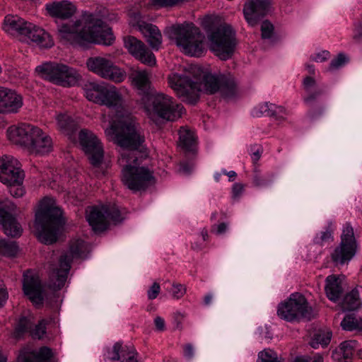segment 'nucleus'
<instances>
[{
	"instance_id": "nucleus-2",
	"label": "nucleus",
	"mask_w": 362,
	"mask_h": 362,
	"mask_svg": "<svg viewBox=\"0 0 362 362\" xmlns=\"http://www.w3.org/2000/svg\"><path fill=\"white\" fill-rule=\"evenodd\" d=\"M84 247L81 240H72L68 252L60 255L56 262H50L47 281V313H51L47 318V339H54L60 334L59 314L62 303L61 293L64 286L74 258H79Z\"/></svg>"
},
{
	"instance_id": "nucleus-21",
	"label": "nucleus",
	"mask_w": 362,
	"mask_h": 362,
	"mask_svg": "<svg viewBox=\"0 0 362 362\" xmlns=\"http://www.w3.org/2000/svg\"><path fill=\"white\" fill-rule=\"evenodd\" d=\"M204 88L206 93L214 94L220 91L225 98H231L235 94V84L233 78L221 75L211 74L204 77Z\"/></svg>"
},
{
	"instance_id": "nucleus-11",
	"label": "nucleus",
	"mask_w": 362,
	"mask_h": 362,
	"mask_svg": "<svg viewBox=\"0 0 362 362\" xmlns=\"http://www.w3.org/2000/svg\"><path fill=\"white\" fill-rule=\"evenodd\" d=\"M3 29L10 35L19 37L21 40H30L37 45L42 42L45 33L44 29L12 15L5 17Z\"/></svg>"
},
{
	"instance_id": "nucleus-27",
	"label": "nucleus",
	"mask_w": 362,
	"mask_h": 362,
	"mask_svg": "<svg viewBox=\"0 0 362 362\" xmlns=\"http://www.w3.org/2000/svg\"><path fill=\"white\" fill-rule=\"evenodd\" d=\"M108 358L112 361L119 362H137L138 353L133 346L124 345L122 343L116 342L111 351H107Z\"/></svg>"
},
{
	"instance_id": "nucleus-5",
	"label": "nucleus",
	"mask_w": 362,
	"mask_h": 362,
	"mask_svg": "<svg viewBox=\"0 0 362 362\" xmlns=\"http://www.w3.org/2000/svg\"><path fill=\"white\" fill-rule=\"evenodd\" d=\"M168 33L185 54L200 57L203 54L204 36L194 23L185 22L174 25L168 28Z\"/></svg>"
},
{
	"instance_id": "nucleus-22",
	"label": "nucleus",
	"mask_w": 362,
	"mask_h": 362,
	"mask_svg": "<svg viewBox=\"0 0 362 362\" xmlns=\"http://www.w3.org/2000/svg\"><path fill=\"white\" fill-rule=\"evenodd\" d=\"M23 277V291L25 296L33 304H42L43 288L38 274L31 269H28L24 272Z\"/></svg>"
},
{
	"instance_id": "nucleus-48",
	"label": "nucleus",
	"mask_w": 362,
	"mask_h": 362,
	"mask_svg": "<svg viewBox=\"0 0 362 362\" xmlns=\"http://www.w3.org/2000/svg\"><path fill=\"white\" fill-rule=\"evenodd\" d=\"M185 288L182 284H173L172 296L175 299L182 298L185 293Z\"/></svg>"
},
{
	"instance_id": "nucleus-64",
	"label": "nucleus",
	"mask_w": 362,
	"mask_h": 362,
	"mask_svg": "<svg viewBox=\"0 0 362 362\" xmlns=\"http://www.w3.org/2000/svg\"><path fill=\"white\" fill-rule=\"evenodd\" d=\"M307 70L310 74H315V67L313 65L308 64L306 66Z\"/></svg>"
},
{
	"instance_id": "nucleus-53",
	"label": "nucleus",
	"mask_w": 362,
	"mask_h": 362,
	"mask_svg": "<svg viewBox=\"0 0 362 362\" xmlns=\"http://www.w3.org/2000/svg\"><path fill=\"white\" fill-rule=\"evenodd\" d=\"M8 298L7 289L4 286H0V308L6 303Z\"/></svg>"
},
{
	"instance_id": "nucleus-19",
	"label": "nucleus",
	"mask_w": 362,
	"mask_h": 362,
	"mask_svg": "<svg viewBox=\"0 0 362 362\" xmlns=\"http://www.w3.org/2000/svg\"><path fill=\"white\" fill-rule=\"evenodd\" d=\"M47 76L56 84L69 87L76 84L80 75L66 65L47 62Z\"/></svg>"
},
{
	"instance_id": "nucleus-45",
	"label": "nucleus",
	"mask_w": 362,
	"mask_h": 362,
	"mask_svg": "<svg viewBox=\"0 0 362 362\" xmlns=\"http://www.w3.org/2000/svg\"><path fill=\"white\" fill-rule=\"evenodd\" d=\"M261 32L263 39L271 38L274 32L273 25L268 21H263L261 25Z\"/></svg>"
},
{
	"instance_id": "nucleus-63",
	"label": "nucleus",
	"mask_w": 362,
	"mask_h": 362,
	"mask_svg": "<svg viewBox=\"0 0 362 362\" xmlns=\"http://www.w3.org/2000/svg\"><path fill=\"white\" fill-rule=\"evenodd\" d=\"M54 45V42L52 39V37L47 34V48L51 47Z\"/></svg>"
},
{
	"instance_id": "nucleus-30",
	"label": "nucleus",
	"mask_w": 362,
	"mask_h": 362,
	"mask_svg": "<svg viewBox=\"0 0 362 362\" xmlns=\"http://www.w3.org/2000/svg\"><path fill=\"white\" fill-rule=\"evenodd\" d=\"M33 232L40 243L45 244V197L40 199L35 210Z\"/></svg>"
},
{
	"instance_id": "nucleus-9",
	"label": "nucleus",
	"mask_w": 362,
	"mask_h": 362,
	"mask_svg": "<svg viewBox=\"0 0 362 362\" xmlns=\"http://www.w3.org/2000/svg\"><path fill=\"white\" fill-rule=\"evenodd\" d=\"M23 171L13 157L0 156V181L9 187V192L13 197H21L25 190L22 187Z\"/></svg>"
},
{
	"instance_id": "nucleus-23",
	"label": "nucleus",
	"mask_w": 362,
	"mask_h": 362,
	"mask_svg": "<svg viewBox=\"0 0 362 362\" xmlns=\"http://www.w3.org/2000/svg\"><path fill=\"white\" fill-rule=\"evenodd\" d=\"M303 86L307 93L303 98L304 103L310 107L308 116L311 120H314L322 115L324 112L322 107L317 109L313 107V103L323 93V90L317 87L316 81L312 76L305 77Z\"/></svg>"
},
{
	"instance_id": "nucleus-28",
	"label": "nucleus",
	"mask_w": 362,
	"mask_h": 362,
	"mask_svg": "<svg viewBox=\"0 0 362 362\" xmlns=\"http://www.w3.org/2000/svg\"><path fill=\"white\" fill-rule=\"evenodd\" d=\"M254 117L268 116L274 117L276 121L283 122L286 119L287 112L282 106L271 103H264L255 107L252 112Z\"/></svg>"
},
{
	"instance_id": "nucleus-59",
	"label": "nucleus",
	"mask_w": 362,
	"mask_h": 362,
	"mask_svg": "<svg viewBox=\"0 0 362 362\" xmlns=\"http://www.w3.org/2000/svg\"><path fill=\"white\" fill-rule=\"evenodd\" d=\"M221 173L223 175H227L228 177V179H229L230 182L233 181L235 179V177H237V173L235 171H233V170L228 172L226 170H222Z\"/></svg>"
},
{
	"instance_id": "nucleus-32",
	"label": "nucleus",
	"mask_w": 362,
	"mask_h": 362,
	"mask_svg": "<svg viewBox=\"0 0 362 362\" xmlns=\"http://www.w3.org/2000/svg\"><path fill=\"white\" fill-rule=\"evenodd\" d=\"M17 362H45V346H42L38 351L29 345L23 346L19 351Z\"/></svg>"
},
{
	"instance_id": "nucleus-24",
	"label": "nucleus",
	"mask_w": 362,
	"mask_h": 362,
	"mask_svg": "<svg viewBox=\"0 0 362 362\" xmlns=\"http://www.w3.org/2000/svg\"><path fill=\"white\" fill-rule=\"evenodd\" d=\"M23 104L21 95L11 89L0 86V114L17 113Z\"/></svg>"
},
{
	"instance_id": "nucleus-37",
	"label": "nucleus",
	"mask_w": 362,
	"mask_h": 362,
	"mask_svg": "<svg viewBox=\"0 0 362 362\" xmlns=\"http://www.w3.org/2000/svg\"><path fill=\"white\" fill-rule=\"evenodd\" d=\"M361 304L359 292L357 288H354L344 297L341 306L346 310H355L358 309Z\"/></svg>"
},
{
	"instance_id": "nucleus-44",
	"label": "nucleus",
	"mask_w": 362,
	"mask_h": 362,
	"mask_svg": "<svg viewBox=\"0 0 362 362\" xmlns=\"http://www.w3.org/2000/svg\"><path fill=\"white\" fill-rule=\"evenodd\" d=\"M348 62V58L343 53H339L335 59H333L329 66L328 70L332 71L344 66Z\"/></svg>"
},
{
	"instance_id": "nucleus-55",
	"label": "nucleus",
	"mask_w": 362,
	"mask_h": 362,
	"mask_svg": "<svg viewBox=\"0 0 362 362\" xmlns=\"http://www.w3.org/2000/svg\"><path fill=\"white\" fill-rule=\"evenodd\" d=\"M184 356L186 358H192L194 356V348L191 344H187L183 346Z\"/></svg>"
},
{
	"instance_id": "nucleus-20",
	"label": "nucleus",
	"mask_w": 362,
	"mask_h": 362,
	"mask_svg": "<svg viewBox=\"0 0 362 362\" xmlns=\"http://www.w3.org/2000/svg\"><path fill=\"white\" fill-rule=\"evenodd\" d=\"M123 40L124 47L136 60L149 66L156 65V56L144 42L132 35L124 37Z\"/></svg>"
},
{
	"instance_id": "nucleus-49",
	"label": "nucleus",
	"mask_w": 362,
	"mask_h": 362,
	"mask_svg": "<svg viewBox=\"0 0 362 362\" xmlns=\"http://www.w3.org/2000/svg\"><path fill=\"white\" fill-rule=\"evenodd\" d=\"M330 54L328 51L324 50L313 57V60L317 62H323L329 59Z\"/></svg>"
},
{
	"instance_id": "nucleus-12",
	"label": "nucleus",
	"mask_w": 362,
	"mask_h": 362,
	"mask_svg": "<svg viewBox=\"0 0 362 362\" xmlns=\"http://www.w3.org/2000/svg\"><path fill=\"white\" fill-rule=\"evenodd\" d=\"M310 311L305 297L293 293L287 300L279 304L277 315L287 322L299 321L303 318H310Z\"/></svg>"
},
{
	"instance_id": "nucleus-41",
	"label": "nucleus",
	"mask_w": 362,
	"mask_h": 362,
	"mask_svg": "<svg viewBox=\"0 0 362 362\" xmlns=\"http://www.w3.org/2000/svg\"><path fill=\"white\" fill-rule=\"evenodd\" d=\"M272 182V176L269 174L262 175L257 169H255L252 176V185L256 187H264Z\"/></svg>"
},
{
	"instance_id": "nucleus-58",
	"label": "nucleus",
	"mask_w": 362,
	"mask_h": 362,
	"mask_svg": "<svg viewBox=\"0 0 362 362\" xmlns=\"http://www.w3.org/2000/svg\"><path fill=\"white\" fill-rule=\"evenodd\" d=\"M261 153L262 151L259 147L252 152L251 158L254 163H256L259 160Z\"/></svg>"
},
{
	"instance_id": "nucleus-4",
	"label": "nucleus",
	"mask_w": 362,
	"mask_h": 362,
	"mask_svg": "<svg viewBox=\"0 0 362 362\" xmlns=\"http://www.w3.org/2000/svg\"><path fill=\"white\" fill-rule=\"evenodd\" d=\"M136 148L122 147L123 151L118 159L122 169V182L133 192L144 191L154 183L153 172L145 166H139L138 158L136 156Z\"/></svg>"
},
{
	"instance_id": "nucleus-35",
	"label": "nucleus",
	"mask_w": 362,
	"mask_h": 362,
	"mask_svg": "<svg viewBox=\"0 0 362 362\" xmlns=\"http://www.w3.org/2000/svg\"><path fill=\"white\" fill-rule=\"evenodd\" d=\"M325 292L330 300L336 302L339 299L342 288L339 279L335 276L330 275L327 277Z\"/></svg>"
},
{
	"instance_id": "nucleus-13",
	"label": "nucleus",
	"mask_w": 362,
	"mask_h": 362,
	"mask_svg": "<svg viewBox=\"0 0 362 362\" xmlns=\"http://www.w3.org/2000/svg\"><path fill=\"white\" fill-rule=\"evenodd\" d=\"M86 219L94 231L100 232L107 228L110 221L119 223L123 218L116 205H102L90 207Z\"/></svg>"
},
{
	"instance_id": "nucleus-47",
	"label": "nucleus",
	"mask_w": 362,
	"mask_h": 362,
	"mask_svg": "<svg viewBox=\"0 0 362 362\" xmlns=\"http://www.w3.org/2000/svg\"><path fill=\"white\" fill-rule=\"evenodd\" d=\"M160 291V286L158 283L154 282L147 291L148 298L153 300L157 298Z\"/></svg>"
},
{
	"instance_id": "nucleus-6",
	"label": "nucleus",
	"mask_w": 362,
	"mask_h": 362,
	"mask_svg": "<svg viewBox=\"0 0 362 362\" xmlns=\"http://www.w3.org/2000/svg\"><path fill=\"white\" fill-rule=\"evenodd\" d=\"M7 137L14 144L23 146L32 153L42 154L45 136L39 127L28 123L12 125L7 129Z\"/></svg>"
},
{
	"instance_id": "nucleus-36",
	"label": "nucleus",
	"mask_w": 362,
	"mask_h": 362,
	"mask_svg": "<svg viewBox=\"0 0 362 362\" xmlns=\"http://www.w3.org/2000/svg\"><path fill=\"white\" fill-rule=\"evenodd\" d=\"M180 146L187 151H192L196 146V136L194 133L185 127L179 130Z\"/></svg>"
},
{
	"instance_id": "nucleus-3",
	"label": "nucleus",
	"mask_w": 362,
	"mask_h": 362,
	"mask_svg": "<svg viewBox=\"0 0 362 362\" xmlns=\"http://www.w3.org/2000/svg\"><path fill=\"white\" fill-rule=\"evenodd\" d=\"M59 33L62 40L80 47L90 43L111 45L115 41L112 29L103 20L92 16L62 24Z\"/></svg>"
},
{
	"instance_id": "nucleus-60",
	"label": "nucleus",
	"mask_w": 362,
	"mask_h": 362,
	"mask_svg": "<svg viewBox=\"0 0 362 362\" xmlns=\"http://www.w3.org/2000/svg\"><path fill=\"white\" fill-rule=\"evenodd\" d=\"M227 230V225L226 223H221L216 226V234L221 235L224 233Z\"/></svg>"
},
{
	"instance_id": "nucleus-10",
	"label": "nucleus",
	"mask_w": 362,
	"mask_h": 362,
	"mask_svg": "<svg viewBox=\"0 0 362 362\" xmlns=\"http://www.w3.org/2000/svg\"><path fill=\"white\" fill-rule=\"evenodd\" d=\"M67 219L56 200L47 196V245H51L65 238Z\"/></svg>"
},
{
	"instance_id": "nucleus-14",
	"label": "nucleus",
	"mask_w": 362,
	"mask_h": 362,
	"mask_svg": "<svg viewBox=\"0 0 362 362\" xmlns=\"http://www.w3.org/2000/svg\"><path fill=\"white\" fill-rule=\"evenodd\" d=\"M168 84L182 101L194 105L199 100L201 85L187 75L172 74L168 77Z\"/></svg>"
},
{
	"instance_id": "nucleus-56",
	"label": "nucleus",
	"mask_w": 362,
	"mask_h": 362,
	"mask_svg": "<svg viewBox=\"0 0 362 362\" xmlns=\"http://www.w3.org/2000/svg\"><path fill=\"white\" fill-rule=\"evenodd\" d=\"M47 362H58L55 354L48 347H47Z\"/></svg>"
},
{
	"instance_id": "nucleus-26",
	"label": "nucleus",
	"mask_w": 362,
	"mask_h": 362,
	"mask_svg": "<svg viewBox=\"0 0 362 362\" xmlns=\"http://www.w3.org/2000/svg\"><path fill=\"white\" fill-rule=\"evenodd\" d=\"M25 333L34 339H40L45 334V320L42 319L37 325L33 323L26 317L20 318L17 326L15 328V335L20 338Z\"/></svg>"
},
{
	"instance_id": "nucleus-40",
	"label": "nucleus",
	"mask_w": 362,
	"mask_h": 362,
	"mask_svg": "<svg viewBox=\"0 0 362 362\" xmlns=\"http://www.w3.org/2000/svg\"><path fill=\"white\" fill-rule=\"evenodd\" d=\"M18 250V247L16 242L4 239L0 240V255L13 257L16 255Z\"/></svg>"
},
{
	"instance_id": "nucleus-46",
	"label": "nucleus",
	"mask_w": 362,
	"mask_h": 362,
	"mask_svg": "<svg viewBox=\"0 0 362 362\" xmlns=\"http://www.w3.org/2000/svg\"><path fill=\"white\" fill-rule=\"evenodd\" d=\"M333 240L332 232L329 228L320 233V237L315 238V243L320 245H323L325 243Z\"/></svg>"
},
{
	"instance_id": "nucleus-1",
	"label": "nucleus",
	"mask_w": 362,
	"mask_h": 362,
	"mask_svg": "<svg viewBox=\"0 0 362 362\" xmlns=\"http://www.w3.org/2000/svg\"><path fill=\"white\" fill-rule=\"evenodd\" d=\"M84 95L96 104L113 109L119 119L105 129V135L120 147L136 148L145 141L136 118L125 112L126 102L119 89L98 83H88L83 88Z\"/></svg>"
},
{
	"instance_id": "nucleus-57",
	"label": "nucleus",
	"mask_w": 362,
	"mask_h": 362,
	"mask_svg": "<svg viewBox=\"0 0 362 362\" xmlns=\"http://www.w3.org/2000/svg\"><path fill=\"white\" fill-rule=\"evenodd\" d=\"M35 72L42 78H45V63H42L40 66H37L35 69Z\"/></svg>"
},
{
	"instance_id": "nucleus-42",
	"label": "nucleus",
	"mask_w": 362,
	"mask_h": 362,
	"mask_svg": "<svg viewBox=\"0 0 362 362\" xmlns=\"http://www.w3.org/2000/svg\"><path fill=\"white\" fill-rule=\"evenodd\" d=\"M360 318H357L353 315H346L341 322V326L346 331L358 330Z\"/></svg>"
},
{
	"instance_id": "nucleus-7",
	"label": "nucleus",
	"mask_w": 362,
	"mask_h": 362,
	"mask_svg": "<svg viewBox=\"0 0 362 362\" xmlns=\"http://www.w3.org/2000/svg\"><path fill=\"white\" fill-rule=\"evenodd\" d=\"M149 103L144 105L148 117L153 121L161 119L173 122L180 118L184 112L182 104L177 103L171 96L163 93L148 98Z\"/></svg>"
},
{
	"instance_id": "nucleus-43",
	"label": "nucleus",
	"mask_w": 362,
	"mask_h": 362,
	"mask_svg": "<svg viewBox=\"0 0 362 362\" xmlns=\"http://www.w3.org/2000/svg\"><path fill=\"white\" fill-rule=\"evenodd\" d=\"M257 362H279L277 355L271 349H265L259 353Z\"/></svg>"
},
{
	"instance_id": "nucleus-54",
	"label": "nucleus",
	"mask_w": 362,
	"mask_h": 362,
	"mask_svg": "<svg viewBox=\"0 0 362 362\" xmlns=\"http://www.w3.org/2000/svg\"><path fill=\"white\" fill-rule=\"evenodd\" d=\"M244 190V185L241 183H235L233 185L232 192L235 197H239Z\"/></svg>"
},
{
	"instance_id": "nucleus-15",
	"label": "nucleus",
	"mask_w": 362,
	"mask_h": 362,
	"mask_svg": "<svg viewBox=\"0 0 362 362\" xmlns=\"http://www.w3.org/2000/svg\"><path fill=\"white\" fill-rule=\"evenodd\" d=\"M86 65L90 71L115 83L122 82L126 78L124 71L114 65L110 60L102 57H90L86 62Z\"/></svg>"
},
{
	"instance_id": "nucleus-18",
	"label": "nucleus",
	"mask_w": 362,
	"mask_h": 362,
	"mask_svg": "<svg viewBox=\"0 0 362 362\" xmlns=\"http://www.w3.org/2000/svg\"><path fill=\"white\" fill-rule=\"evenodd\" d=\"M16 205L10 199L0 201V225L4 233L13 238L21 235L22 228L16 218Z\"/></svg>"
},
{
	"instance_id": "nucleus-17",
	"label": "nucleus",
	"mask_w": 362,
	"mask_h": 362,
	"mask_svg": "<svg viewBox=\"0 0 362 362\" xmlns=\"http://www.w3.org/2000/svg\"><path fill=\"white\" fill-rule=\"evenodd\" d=\"M79 144L88 156L90 163L95 167L99 166L103 159V147L98 137L88 129H81L78 134Z\"/></svg>"
},
{
	"instance_id": "nucleus-62",
	"label": "nucleus",
	"mask_w": 362,
	"mask_h": 362,
	"mask_svg": "<svg viewBox=\"0 0 362 362\" xmlns=\"http://www.w3.org/2000/svg\"><path fill=\"white\" fill-rule=\"evenodd\" d=\"M201 236L202 238L203 241H207L209 239L208 231L206 228H203L201 231Z\"/></svg>"
},
{
	"instance_id": "nucleus-16",
	"label": "nucleus",
	"mask_w": 362,
	"mask_h": 362,
	"mask_svg": "<svg viewBox=\"0 0 362 362\" xmlns=\"http://www.w3.org/2000/svg\"><path fill=\"white\" fill-rule=\"evenodd\" d=\"M356 242L354 230L350 224L346 223L341 235V243L331 254L332 262L336 264H344L350 261L356 252Z\"/></svg>"
},
{
	"instance_id": "nucleus-51",
	"label": "nucleus",
	"mask_w": 362,
	"mask_h": 362,
	"mask_svg": "<svg viewBox=\"0 0 362 362\" xmlns=\"http://www.w3.org/2000/svg\"><path fill=\"white\" fill-rule=\"evenodd\" d=\"M185 318V315L181 313H175L173 315L174 322L177 329H182V321Z\"/></svg>"
},
{
	"instance_id": "nucleus-39",
	"label": "nucleus",
	"mask_w": 362,
	"mask_h": 362,
	"mask_svg": "<svg viewBox=\"0 0 362 362\" xmlns=\"http://www.w3.org/2000/svg\"><path fill=\"white\" fill-rule=\"evenodd\" d=\"M57 119L59 128L64 133L71 134L76 129V122L68 115L60 114Z\"/></svg>"
},
{
	"instance_id": "nucleus-8",
	"label": "nucleus",
	"mask_w": 362,
	"mask_h": 362,
	"mask_svg": "<svg viewBox=\"0 0 362 362\" xmlns=\"http://www.w3.org/2000/svg\"><path fill=\"white\" fill-rule=\"evenodd\" d=\"M211 50L221 60L226 61L231 58L237 40L235 32L229 25L224 24L218 26L209 36Z\"/></svg>"
},
{
	"instance_id": "nucleus-31",
	"label": "nucleus",
	"mask_w": 362,
	"mask_h": 362,
	"mask_svg": "<svg viewBox=\"0 0 362 362\" xmlns=\"http://www.w3.org/2000/svg\"><path fill=\"white\" fill-rule=\"evenodd\" d=\"M357 347L355 340L345 341L332 353V358L337 362H352L353 356Z\"/></svg>"
},
{
	"instance_id": "nucleus-50",
	"label": "nucleus",
	"mask_w": 362,
	"mask_h": 362,
	"mask_svg": "<svg viewBox=\"0 0 362 362\" xmlns=\"http://www.w3.org/2000/svg\"><path fill=\"white\" fill-rule=\"evenodd\" d=\"M353 37L356 41H359L362 38V25L361 23L354 25Z\"/></svg>"
},
{
	"instance_id": "nucleus-33",
	"label": "nucleus",
	"mask_w": 362,
	"mask_h": 362,
	"mask_svg": "<svg viewBox=\"0 0 362 362\" xmlns=\"http://www.w3.org/2000/svg\"><path fill=\"white\" fill-rule=\"evenodd\" d=\"M129 78L134 87L146 95L151 84L149 73L146 70L134 71Z\"/></svg>"
},
{
	"instance_id": "nucleus-61",
	"label": "nucleus",
	"mask_w": 362,
	"mask_h": 362,
	"mask_svg": "<svg viewBox=\"0 0 362 362\" xmlns=\"http://www.w3.org/2000/svg\"><path fill=\"white\" fill-rule=\"evenodd\" d=\"M214 298V294L211 293H208L204 297V303L205 305H209L211 303V300Z\"/></svg>"
},
{
	"instance_id": "nucleus-52",
	"label": "nucleus",
	"mask_w": 362,
	"mask_h": 362,
	"mask_svg": "<svg viewBox=\"0 0 362 362\" xmlns=\"http://www.w3.org/2000/svg\"><path fill=\"white\" fill-rule=\"evenodd\" d=\"M154 324L158 331L163 332L165 329V323L163 317L157 316L154 319Z\"/></svg>"
},
{
	"instance_id": "nucleus-34",
	"label": "nucleus",
	"mask_w": 362,
	"mask_h": 362,
	"mask_svg": "<svg viewBox=\"0 0 362 362\" xmlns=\"http://www.w3.org/2000/svg\"><path fill=\"white\" fill-rule=\"evenodd\" d=\"M47 10L54 16L61 19H67L75 13L76 8L70 2L62 1L54 4L51 8L47 6Z\"/></svg>"
},
{
	"instance_id": "nucleus-38",
	"label": "nucleus",
	"mask_w": 362,
	"mask_h": 362,
	"mask_svg": "<svg viewBox=\"0 0 362 362\" xmlns=\"http://www.w3.org/2000/svg\"><path fill=\"white\" fill-rule=\"evenodd\" d=\"M332 332L328 329H319L315 332L310 341V345L313 349H318L320 346L322 347L327 346L332 338Z\"/></svg>"
},
{
	"instance_id": "nucleus-29",
	"label": "nucleus",
	"mask_w": 362,
	"mask_h": 362,
	"mask_svg": "<svg viewBox=\"0 0 362 362\" xmlns=\"http://www.w3.org/2000/svg\"><path fill=\"white\" fill-rule=\"evenodd\" d=\"M139 30L153 49H160L162 44V35L156 25L142 22L139 24Z\"/></svg>"
},
{
	"instance_id": "nucleus-25",
	"label": "nucleus",
	"mask_w": 362,
	"mask_h": 362,
	"mask_svg": "<svg viewBox=\"0 0 362 362\" xmlns=\"http://www.w3.org/2000/svg\"><path fill=\"white\" fill-rule=\"evenodd\" d=\"M269 7V0H247L243 8L245 20L250 25H255L267 13Z\"/></svg>"
}]
</instances>
